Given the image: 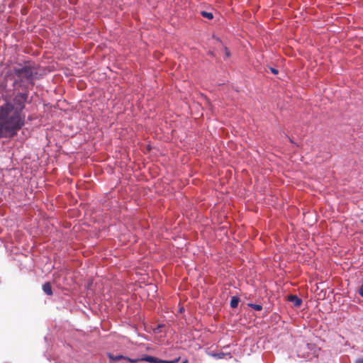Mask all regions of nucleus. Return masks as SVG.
Returning a JSON list of instances; mask_svg holds the SVG:
<instances>
[{
    "label": "nucleus",
    "instance_id": "15",
    "mask_svg": "<svg viewBox=\"0 0 363 363\" xmlns=\"http://www.w3.org/2000/svg\"><path fill=\"white\" fill-rule=\"evenodd\" d=\"M356 363H363V358L358 359L356 361Z\"/></svg>",
    "mask_w": 363,
    "mask_h": 363
},
{
    "label": "nucleus",
    "instance_id": "3",
    "mask_svg": "<svg viewBox=\"0 0 363 363\" xmlns=\"http://www.w3.org/2000/svg\"><path fill=\"white\" fill-rule=\"evenodd\" d=\"M288 301L294 304L296 307H299L302 304V299L296 295H289Z\"/></svg>",
    "mask_w": 363,
    "mask_h": 363
},
{
    "label": "nucleus",
    "instance_id": "6",
    "mask_svg": "<svg viewBox=\"0 0 363 363\" xmlns=\"http://www.w3.org/2000/svg\"><path fill=\"white\" fill-rule=\"evenodd\" d=\"M108 357H109V359L111 360H113L115 362H118V361H119V360H121L122 359H127L128 361L132 362H135V360L131 359H130L128 357H125L122 354H118V355L114 356L113 354H111V353H108Z\"/></svg>",
    "mask_w": 363,
    "mask_h": 363
},
{
    "label": "nucleus",
    "instance_id": "11",
    "mask_svg": "<svg viewBox=\"0 0 363 363\" xmlns=\"http://www.w3.org/2000/svg\"><path fill=\"white\" fill-rule=\"evenodd\" d=\"M180 359V357L175 358L172 360H167L161 359L160 363H177Z\"/></svg>",
    "mask_w": 363,
    "mask_h": 363
},
{
    "label": "nucleus",
    "instance_id": "9",
    "mask_svg": "<svg viewBox=\"0 0 363 363\" xmlns=\"http://www.w3.org/2000/svg\"><path fill=\"white\" fill-rule=\"evenodd\" d=\"M247 306L250 308H253L254 310L257 311H262V306L259 305V304L250 303L247 304Z\"/></svg>",
    "mask_w": 363,
    "mask_h": 363
},
{
    "label": "nucleus",
    "instance_id": "10",
    "mask_svg": "<svg viewBox=\"0 0 363 363\" xmlns=\"http://www.w3.org/2000/svg\"><path fill=\"white\" fill-rule=\"evenodd\" d=\"M201 14L203 17L206 18L208 19H212L213 18V15L212 13L206 11H201Z\"/></svg>",
    "mask_w": 363,
    "mask_h": 363
},
{
    "label": "nucleus",
    "instance_id": "12",
    "mask_svg": "<svg viewBox=\"0 0 363 363\" xmlns=\"http://www.w3.org/2000/svg\"><path fill=\"white\" fill-rule=\"evenodd\" d=\"M357 291H358L359 294L363 298V279H362L361 285L358 288Z\"/></svg>",
    "mask_w": 363,
    "mask_h": 363
},
{
    "label": "nucleus",
    "instance_id": "8",
    "mask_svg": "<svg viewBox=\"0 0 363 363\" xmlns=\"http://www.w3.org/2000/svg\"><path fill=\"white\" fill-rule=\"evenodd\" d=\"M240 302V298L238 296H233L230 299V307L235 308L238 307Z\"/></svg>",
    "mask_w": 363,
    "mask_h": 363
},
{
    "label": "nucleus",
    "instance_id": "2",
    "mask_svg": "<svg viewBox=\"0 0 363 363\" xmlns=\"http://www.w3.org/2000/svg\"><path fill=\"white\" fill-rule=\"evenodd\" d=\"M37 74V69L30 62L18 64L11 70V75L13 78V86L16 89L30 90L35 85L34 80Z\"/></svg>",
    "mask_w": 363,
    "mask_h": 363
},
{
    "label": "nucleus",
    "instance_id": "1",
    "mask_svg": "<svg viewBox=\"0 0 363 363\" xmlns=\"http://www.w3.org/2000/svg\"><path fill=\"white\" fill-rule=\"evenodd\" d=\"M13 94L11 101L5 100L0 105V139L12 138L25 125L26 116L23 111L28 101L29 90H22Z\"/></svg>",
    "mask_w": 363,
    "mask_h": 363
},
{
    "label": "nucleus",
    "instance_id": "5",
    "mask_svg": "<svg viewBox=\"0 0 363 363\" xmlns=\"http://www.w3.org/2000/svg\"><path fill=\"white\" fill-rule=\"evenodd\" d=\"M208 354L214 358H216V359H223L225 356H229L230 358L232 357L231 356V354L230 353H224L223 352H210L208 353Z\"/></svg>",
    "mask_w": 363,
    "mask_h": 363
},
{
    "label": "nucleus",
    "instance_id": "4",
    "mask_svg": "<svg viewBox=\"0 0 363 363\" xmlns=\"http://www.w3.org/2000/svg\"><path fill=\"white\" fill-rule=\"evenodd\" d=\"M141 360L145 361V362H147L150 363H160V362H161V359L151 356V355H147V354L144 355L141 358Z\"/></svg>",
    "mask_w": 363,
    "mask_h": 363
},
{
    "label": "nucleus",
    "instance_id": "7",
    "mask_svg": "<svg viewBox=\"0 0 363 363\" xmlns=\"http://www.w3.org/2000/svg\"><path fill=\"white\" fill-rule=\"evenodd\" d=\"M42 289L45 294L48 296L52 295L53 292L51 284L50 282H45L44 284H43Z\"/></svg>",
    "mask_w": 363,
    "mask_h": 363
},
{
    "label": "nucleus",
    "instance_id": "14",
    "mask_svg": "<svg viewBox=\"0 0 363 363\" xmlns=\"http://www.w3.org/2000/svg\"><path fill=\"white\" fill-rule=\"evenodd\" d=\"M270 70H271L272 73L274 74H277L279 73V71L274 67H270Z\"/></svg>",
    "mask_w": 363,
    "mask_h": 363
},
{
    "label": "nucleus",
    "instance_id": "13",
    "mask_svg": "<svg viewBox=\"0 0 363 363\" xmlns=\"http://www.w3.org/2000/svg\"><path fill=\"white\" fill-rule=\"evenodd\" d=\"M225 50V55L226 57H229L230 56V52L228 50L227 47L224 48Z\"/></svg>",
    "mask_w": 363,
    "mask_h": 363
},
{
    "label": "nucleus",
    "instance_id": "16",
    "mask_svg": "<svg viewBox=\"0 0 363 363\" xmlns=\"http://www.w3.org/2000/svg\"><path fill=\"white\" fill-rule=\"evenodd\" d=\"M182 363H189V361H188V359H185L182 362Z\"/></svg>",
    "mask_w": 363,
    "mask_h": 363
}]
</instances>
